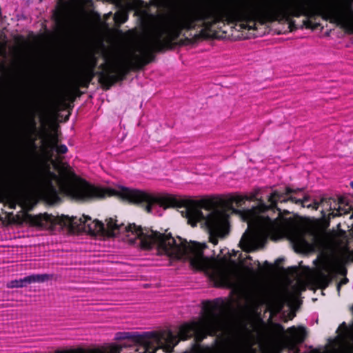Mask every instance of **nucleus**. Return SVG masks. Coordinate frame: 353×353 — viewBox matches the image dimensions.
<instances>
[{
	"label": "nucleus",
	"instance_id": "1",
	"mask_svg": "<svg viewBox=\"0 0 353 353\" xmlns=\"http://www.w3.org/2000/svg\"><path fill=\"white\" fill-rule=\"evenodd\" d=\"M25 220L39 229L59 230L68 228L73 231H84L95 235L114 237L129 244L135 245L151 254L167 259H177L189 262L196 270L204 272L218 287H227L234 292L243 293L244 279L234 260L228 252L221 250L216 258L205 254L206 245L196 242L188 243L180 237L174 238L170 233H160L150 228H142L135 224L125 225L114 218H109L103 223L92 221L88 216H52L48 214H25Z\"/></svg>",
	"mask_w": 353,
	"mask_h": 353
},
{
	"label": "nucleus",
	"instance_id": "2",
	"mask_svg": "<svg viewBox=\"0 0 353 353\" xmlns=\"http://www.w3.org/2000/svg\"><path fill=\"white\" fill-rule=\"evenodd\" d=\"M67 151L66 145H59L57 137L52 135L46 143V155L55 172L51 171L50 167L44 166L33 176L25 172L15 174L8 181V185L13 192L8 199L10 208L14 209L18 204L23 210H30L35 204V197L41 196L56 202L59 199V193L77 201L117 195L130 203H145L148 212L159 215L161 214L159 209L165 210L180 205V200L173 194H152L123 186L113 189L94 186L76 175L69 165L54 159V152L62 154Z\"/></svg>",
	"mask_w": 353,
	"mask_h": 353
},
{
	"label": "nucleus",
	"instance_id": "3",
	"mask_svg": "<svg viewBox=\"0 0 353 353\" xmlns=\"http://www.w3.org/2000/svg\"><path fill=\"white\" fill-rule=\"evenodd\" d=\"M301 193L298 190L287 188L285 192L274 191L268 198L269 205L261 202L254 208L242 212L243 219L248 223V229L241 237L240 245L244 250L250 252L262 247L268 237L277 240L283 237L288 238L297 250L305 251L310 248L305 240L303 232L296 226L294 221L283 217L279 212L275 213L274 208L279 203L291 201L302 207L317 210L322 204L327 201L321 199L320 201L311 199L308 195L298 198L295 194Z\"/></svg>",
	"mask_w": 353,
	"mask_h": 353
},
{
	"label": "nucleus",
	"instance_id": "4",
	"mask_svg": "<svg viewBox=\"0 0 353 353\" xmlns=\"http://www.w3.org/2000/svg\"><path fill=\"white\" fill-rule=\"evenodd\" d=\"M219 302L217 301L206 305L202 316L198 321L181 325L177 336L170 331H164L160 334H151L150 338L145 339L137 332H119L115 334L114 339H130L134 343H140L145 353H155L158 348L171 352L179 342L178 337L185 340L194 336L197 341H201L208 334L215 335L224 328V308L223 303Z\"/></svg>",
	"mask_w": 353,
	"mask_h": 353
},
{
	"label": "nucleus",
	"instance_id": "5",
	"mask_svg": "<svg viewBox=\"0 0 353 353\" xmlns=\"http://www.w3.org/2000/svg\"><path fill=\"white\" fill-rule=\"evenodd\" d=\"M248 198L240 195H230L203 199L192 203L186 210L188 222L192 226L200 223L205 227L212 243L216 245L218 239L225 236L228 232V211H235Z\"/></svg>",
	"mask_w": 353,
	"mask_h": 353
},
{
	"label": "nucleus",
	"instance_id": "6",
	"mask_svg": "<svg viewBox=\"0 0 353 353\" xmlns=\"http://www.w3.org/2000/svg\"><path fill=\"white\" fill-rule=\"evenodd\" d=\"M349 261H353V250L345 248L339 258L326 261L321 270L314 276L316 282L322 288H325L336 273L345 274L343 265Z\"/></svg>",
	"mask_w": 353,
	"mask_h": 353
},
{
	"label": "nucleus",
	"instance_id": "7",
	"mask_svg": "<svg viewBox=\"0 0 353 353\" xmlns=\"http://www.w3.org/2000/svg\"><path fill=\"white\" fill-rule=\"evenodd\" d=\"M258 14V9L244 0H239L227 11V17L232 21H254Z\"/></svg>",
	"mask_w": 353,
	"mask_h": 353
},
{
	"label": "nucleus",
	"instance_id": "8",
	"mask_svg": "<svg viewBox=\"0 0 353 353\" xmlns=\"http://www.w3.org/2000/svg\"><path fill=\"white\" fill-rule=\"evenodd\" d=\"M174 25L162 23L155 27L149 34L145 41V48L148 50L158 48L163 41L171 39L174 32Z\"/></svg>",
	"mask_w": 353,
	"mask_h": 353
},
{
	"label": "nucleus",
	"instance_id": "9",
	"mask_svg": "<svg viewBox=\"0 0 353 353\" xmlns=\"http://www.w3.org/2000/svg\"><path fill=\"white\" fill-rule=\"evenodd\" d=\"M213 17L211 9L202 7L182 14L177 23V26L179 28L190 29L193 26L194 22L205 21Z\"/></svg>",
	"mask_w": 353,
	"mask_h": 353
},
{
	"label": "nucleus",
	"instance_id": "10",
	"mask_svg": "<svg viewBox=\"0 0 353 353\" xmlns=\"http://www.w3.org/2000/svg\"><path fill=\"white\" fill-rule=\"evenodd\" d=\"M124 345L115 343L108 344L101 349L86 350L83 348H72L63 350H57L54 353H120Z\"/></svg>",
	"mask_w": 353,
	"mask_h": 353
},
{
	"label": "nucleus",
	"instance_id": "11",
	"mask_svg": "<svg viewBox=\"0 0 353 353\" xmlns=\"http://www.w3.org/2000/svg\"><path fill=\"white\" fill-rule=\"evenodd\" d=\"M48 274H32L26 276L23 279L12 280L7 283L6 286L8 288H18L26 286L32 283H41L48 281L50 279Z\"/></svg>",
	"mask_w": 353,
	"mask_h": 353
},
{
	"label": "nucleus",
	"instance_id": "12",
	"mask_svg": "<svg viewBox=\"0 0 353 353\" xmlns=\"http://www.w3.org/2000/svg\"><path fill=\"white\" fill-rule=\"evenodd\" d=\"M288 343L290 353H298L296 344L301 343L304 339L305 330L303 327H290L288 330Z\"/></svg>",
	"mask_w": 353,
	"mask_h": 353
},
{
	"label": "nucleus",
	"instance_id": "13",
	"mask_svg": "<svg viewBox=\"0 0 353 353\" xmlns=\"http://www.w3.org/2000/svg\"><path fill=\"white\" fill-rule=\"evenodd\" d=\"M329 14L332 21L342 27H346L349 23V17L353 16V10L349 6L345 10L342 9L332 10Z\"/></svg>",
	"mask_w": 353,
	"mask_h": 353
},
{
	"label": "nucleus",
	"instance_id": "14",
	"mask_svg": "<svg viewBox=\"0 0 353 353\" xmlns=\"http://www.w3.org/2000/svg\"><path fill=\"white\" fill-rule=\"evenodd\" d=\"M245 296L248 303L253 307L262 305L265 301L263 293L259 288L250 289L245 292Z\"/></svg>",
	"mask_w": 353,
	"mask_h": 353
},
{
	"label": "nucleus",
	"instance_id": "15",
	"mask_svg": "<svg viewBox=\"0 0 353 353\" xmlns=\"http://www.w3.org/2000/svg\"><path fill=\"white\" fill-rule=\"evenodd\" d=\"M128 17V14L127 9L121 8L114 14V20L116 23L121 24L127 21Z\"/></svg>",
	"mask_w": 353,
	"mask_h": 353
},
{
	"label": "nucleus",
	"instance_id": "16",
	"mask_svg": "<svg viewBox=\"0 0 353 353\" xmlns=\"http://www.w3.org/2000/svg\"><path fill=\"white\" fill-rule=\"evenodd\" d=\"M348 281V279L347 278H343L337 285V290H338V292L339 293L340 292V288H341V286L343 285H345L347 283Z\"/></svg>",
	"mask_w": 353,
	"mask_h": 353
},
{
	"label": "nucleus",
	"instance_id": "17",
	"mask_svg": "<svg viewBox=\"0 0 353 353\" xmlns=\"http://www.w3.org/2000/svg\"><path fill=\"white\" fill-rule=\"evenodd\" d=\"M288 295H285V296L282 298V300H281L282 303H285V302H288Z\"/></svg>",
	"mask_w": 353,
	"mask_h": 353
},
{
	"label": "nucleus",
	"instance_id": "18",
	"mask_svg": "<svg viewBox=\"0 0 353 353\" xmlns=\"http://www.w3.org/2000/svg\"><path fill=\"white\" fill-rule=\"evenodd\" d=\"M330 215H332V216H337V215H338V213H337V212L334 213V212H332Z\"/></svg>",
	"mask_w": 353,
	"mask_h": 353
},
{
	"label": "nucleus",
	"instance_id": "19",
	"mask_svg": "<svg viewBox=\"0 0 353 353\" xmlns=\"http://www.w3.org/2000/svg\"><path fill=\"white\" fill-rule=\"evenodd\" d=\"M350 186H351V188L353 189V181H352V182L350 183Z\"/></svg>",
	"mask_w": 353,
	"mask_h": 353
},
{
	"label": "nucleus",
	"instance_id": "20",
	"mask_svg": "<svg viewBox=\"0 0 353 353\" xmlns=\"http://www.w3.org/2000/svg\"><path fill=\"white\" fill-rule=\"evenodd\" d=\"M128 8H129V9H131V8H132V6L131 5H128Z\"/></svg>",
	"mask_w": 353,
	"mask_h": 353
},
{
	"label": "nucleus",
	"instance_id": "21",
	"mask_svg": "<svg viewBox=\"0 0 353 353\" xmlns=\"http://www.w3.org/2000/svg\"><path fill=\"white\" fill-rule=\"evenodd\" d=\"M111 14H112V13H111V12H109L108 14H107V17H109V16H110Z\"/></svg>",
	"mask_w": 353,
	"mask_h": 353
},
{
	"label": "nucleus",
	"instance_id": "22",
	"mask_svg": "<svg viewBox=\"0 0 353 353\" xmlns=\"http://www.w3.org/2000/svg\"><path fill=\"white\" fill-rule=\"evenodd\" d=\"M61 2L63 1V0H59Z\"/></svg>",
	"mask_w": 353,
	"mask_h": 353
}]
</instances>
